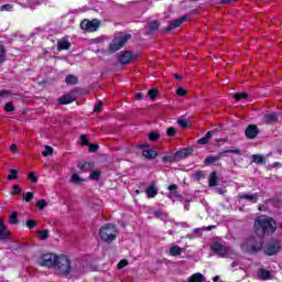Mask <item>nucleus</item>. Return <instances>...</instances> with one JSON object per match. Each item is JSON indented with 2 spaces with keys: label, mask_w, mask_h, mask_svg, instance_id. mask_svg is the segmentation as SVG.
<instances>
[{
  "label": "nucleus",
  "mask_w": 282,
  "mask_h": 282,
  "mask_svg": "<svg viewBox=\"0 0 282 282\" xmlns=\"http://www.w3.org/2000/svg\"><path fill=\"white\" fill-rule=\"evenodd\" d=\"M82 30L86 32H97L98 28H100V20L93 19V20H83L80 23Z\"/></svg>",
  "instance_id": "8"
},
{
  "label": "nucleus",
  "mask_w": 282,
  "mask_h": 282,
  "mask_svg": "<svg viewBox=\"0 0 282 282\" xmlns=\"http://www.w3.org/2000/svg\"><path fill=\"white\" fill-rule=\"evenodd\" d=\"M184 21H188V15H183L176 20H173L172 22H170L167 28L163 30V32H171L173 30H176V28H180L182 23H184Z\"/></svg>",
  "instance_id": "10"
},
{
  "label": "nucleus",
  "mask_w": 282,
  "mask_h": 282,
  "mask_svg": "<svg viewBox=\"0 0 282 282\" xmlns=\"http://www.w3.org/2000/svg\"><path fill=\"white\" fill-rule=\"evenodd\" d=\"M282 250V242L280 239H271L265 248L263 249V253L267 256V257H276V254H279Z\"/></svg>",
  "instance_id": "5"
},
{
  "label": "nucleus",
  "mask_w": 282,
  "mask_h": 282,
  "mask_svg": "<svg viewBox=\"0 0 282 282\" xmlns=\"http://www.w3.org/2000/svg\"><path fill=\"white\" fill-rule=\"evenodd\" d=\"M216 254H218L219 257H221L223 259L228 257V247L225 246V250H220L218 251Z\"/></svg>",
  "instance_id": "56"
},
{
  "label": "nucleus",
  "mask_w": 282,
  "mask_h": 282,
  "mask_svg": "<svg viewBox=\"0 0 282 282\" xmlns=\"http://www.w3.org/2000/svg\"><path fill=\"white\" fill-rule=\"evenodd\" d=\"M148 140H150V142H156V140H160V133L155 131L150 132Z\"/></svg>",
  "instance_id": "42"
},
{
  "label": "nucleus",
  "mask_w": 282,
  "mask_h": 282,
  "mask_svg": "<svg viewBox=\"0 0 282 282\" xmlns=\"http://www.w3.org/2000/svg\"><path fill=\"white\" fill-rule=\"evenodd\" d=\"M240 199H247L252 204H257V202H259V197L257 196V194H241Z\"/></svg>",
  "instance_id": "21"
},
{
  "label": "nucleus",
  "mask_w": 282,
  "mask_h": 282,
  "mask_svg": "<svg viewBox=\"0 0 282 282\" xmlns=\"http://www.w3.org/2000/svg\"><path fill=\"white\" fill-rule=\"evenodd\" d=\"M178 127H181L182 129H188V120L180 119L178 120Z\"/></svg>",
  "instance_id": "55"
},
{
  "label": "nucleus",
  "mask_w": 282,
  "mask_h": 282,
  "mask_svg": "<svg viewBox=\"0 0 282 282\" xmlns=\"http://www.w3.org/2000/svg\"><path fill=\"white\" fill-rule=\"evenodd\" d=\"M219 184V175H217V171H214L209 174L208 186L215 187Z\"/></svg>",
  "instance_id": "17"
},
{
  "label": "nucleus",
  "mask_w": 282,
  "mask_h": 282,
  "mask_svg": "<svg viewBox=\"0 0 282 282\" xmlns=\"http://www.w3.org/2000/svg\"><path fill=\"white\" fill-rule=\"evenodd\" d=\"M210 250L217 254L218 252H221V250H225V246L219 242H214L210 246Z\"/></svg>",
  "instance_id": "29"
},
{
  "label": "nucleus",
  "mask_w": 282,
  "mask_h": 282,
  "mask_svg": "<svg viewBox=\"0 0 282 282\" xmlns=\"http://www.w3.org/2000/svg\"><path fill=\"white\" fill-rule=\"evenodd\" d=\"M130 39L131 34L119 36L109 45V51L113 54L115 52H118V50H122V47L127 45V41H129Z\"/></svg>",
  "instance_id": "7"
},
{
  "label": "nucleus",
  "mask_w": 282,
  "mask_h": 282,
  "mask_svg": "<svg viewBox=\"0 0 282 282\" xmlns=\"http://www.w3.org/2000/svg\"><path fill=\"white\" fill-rule=\"evenodd\" d=\"M69 47H72V43H69V41H58L57 42L58 52H63V50H69Z\"/></svg>",
  "instance_id": "25"
},
{
  "label": "nucleus",
  "mask_w": 282,
  "mask_h": 282,
  "mask_svg": "<svg viewBox=\"0 0 282 282\" xmlns=\"http://www.w3.org/2000/svg\"><path fill=\"white\" fill-rule=\"evenodd\" d=\"M58 256L54 253H44L37 259V263L42 265V268H55L56 265V258Z\"/></svg>",
  "instance_id": "6"
},
{
  "label": "nucleus",
  "mask_w": 282,
  "mask_h": 282,
  "mask_svg": "<svg viewBox=\"0 0 282 282\" xmlns=\"http://www.w3.org/2000/svg\"><path fill=\"white\" fill-rule=\"evenodd\" d=\"M142 155L147 158V160H155L158 158V151L151 149L143 150Z\"/></svg>",
  "instance_id": "19"
},
{
  "label": "nucleus",
  "mask_w": 282,
  "mask_h": 282,
  "mask_svg": "<svg viewBox=\"0 0 282 282\" xmlns=\"http://www.w3.org/2000/svg\"><path fill=\"white\" fill-rule=\"evenodd\" d=\"M154 217H156L158 219H160V217H162V210H154L153 212Z\"/></svg>",
  "instance_id": "61"
},
{
  "label": "nucleus",
  "mask_w": 282,
  "mask_h": 282,
  "mask_svg": "<svg viewBox=\"0 0 282 282\" xmlns=\"http://www.w3.org/2000/svg\"><path fill=\"white\" fill-rule=\"evenodd\" d=\"M188 282H204V275L202 273H194L188 278Z\"/></svg>",
  "instance_id": "28"
},
{
  "label": "nucleus",
  "mask_w": 282,
  "mask_h": 282,
  "mask_svg": "<svg viewBox=\"0 0 282 282\" xmlns=\"http://www.w3.org/2000/svg\"><path fill=\"white\" fill-rule=\"evenodd\" d=\"M213 138V131H208L203 138L197 140V144H208Z\"/></svg>",
  "instance_id": "24"
},
{
  "label": "nucleus",
  "mask_w": 282,
  "mask_h": 282,
  "mask_svg": "<svg viewBox=\"0 0 282 282\" xmlns=\"http://www.w3.org/2000/svg\"><path fill=\"white\" fill-rule=\"evenodd\" d=\"M35 206L39 208V210H45V208H47V200L42 198L35 203Z\"/></svg>",
  "instance_id": "34"
},
{
  "label": "nucleus",
  "mask_w": 282,
  "mask_h": 282,
  "mask_svg": "<svg viewBox=\"0 0 282 282\" xmlns=\"http://www.w3.org/2000/svg\"><path fill=\"white\" fill-rule=\"evenodd\" d=\"M167 191H170V192L177 191V185H176V184H171V185L167 187Z\"/></svg>",
  "instance_id": "62"
},
{
  "label": "nucleus",
  "mask_w": 282,
  "mask_h": 282,
  "mask_svg": "<svg viewBox=\"0 0 282 282\" xmlns=\"http://www.w3.org/2000/svg\"><path fill=\"white\" fill-rule=\"evenodd\" d=\"M170 257H180L182 254V249L180 246L175 245L170 248Z\"/></svg>",
  "instance_id": "26"
},
{
  "label": "nucleus",
  "mask_w": 282,
  "mask_h": 282,
  "mask_svg": "<svg viewBox=\"0 0 282 282\" xmlns=\"http://www.w3.org/2000/svg\"><path fill=\"white\" fill-rule=\"evenodd\" d=\"M88 148L89 153H96V151L100 149V145H98L97 143H89Z\"/></svg>",
  "instance_id": "48"
},
{
  "label": "nucleus",
  "mask_w": 282,
  "mask_h": 282,
  "mask_svg": "<svg viewBox=\"0 0 282 282\" xmlns=\"http://www.w3.org/2000/svg\"><path fill=\"white\" fill-rule=\"evenodd\" d=\"M10 151H11V153H19V148H17V144H11L10 145Z\"/></svg>",
  "instance_id": "59"
},
{
  "label": "nucleus",
  "mask_w": 282,
  "mask_h": 282,
  "mask_svg": "<svg viewBox=\"0 0 282 282\" xmlns=\"http://www.w3.org/2000/svg\"><path fill=\"white\" fill-rule=\"evenodd\" d=\"M10 175L7 176V180L9 182H12V180H19V171L18 170H14V169H11L9 171Z\"/></svg>",
  "instance_id": "32"
},
{
  "label": "nucleus",
  "mask_w": 282,
  "mask_h": 282,
  "mask_svg": "<svg viewBox=\"0 0 282 282\" xmlns=\"http://www.w3.org/2000/svg\"><path fill=\"white\" fill-rule=\"evenodd\" d=\"M263 122L265 124H274L279 122V113L278 112H271L263 116Z\"/></svg>",
  "instance_id": "13"
},
{
  "label": "nucleus",
  "mask_w": 282,
  "mask_h": 282,
  "mask_svg": "<svg viewBox=\"0 0 282 282\" xmlns=\"http://www.w3.org/2000/svg\"><path fill=\"white\" fill-rule=\"evenodd\" d=\"M39 235H40V239L45 241V239H47L50 237V230H47V229L41 230V231H39Z\"/></svg>",
  "instance_id": "47"
},
{
  "label": "nucleus",
  "mask_w": 282,
  "mask_h": 282,
  "mask_svg": "<svg viewBox=\"0 0 282 282\" xmlns=\"http://www.w3.org/2000/svg\"><path fill=\"white\" fill-rule=\"evenodd\" d=\"M245 135L248 140H254L259 135V127L257 124H249L245 130Z\"/></svg>",
  "instance_id": "11"
},
{
  "label": "nucleus",
  "mask_w": 282,
  "mask_h": 282,
  "mask_svg": "<svg viewBox=\"0 0 282 282\" xmlns=\"http://www.w3.org/2000/svg\"><path fill=\"white\" fill-rule=\"evenodd\" d=\"M28 178L32 182V184H36V182H39V177L36 174H34V172L29 173Z\"/></svg>",
  "instance_id": "54"
},
{
  "label": "nucleus",
  "mask_w": 282,
  "mask_h": 282,
  "mask_svg": "<svg viewBox=\"0 0 282 282\" xmlns=\"http://www.w3.org/2000/svg\"><path fill=\"white\" fill-rule=\"evenodd\" d=\"M26 228H29V230H32L33 228H36V220L28 219L26 220Z\"/></svg>",
  "instance_id": "49"
},
{
  "label": "nucleus",
  "mask_w": 282,
  "mask_h": 282,
  "mask_svg": "<svg viewBox=\"0 0 282 282\" xmlns=\"http://www.w3.org/2000/svg\"><path fill=\"white\" fill-rule=\"evenodd\" d=\"M234 98L236 102H239V100H248L249 96L247 93H236L234 94Z\"/></svg>",
  "instance_id": "33"
},
{
  "label": "nucleus",
  "mask_w": 282,
  "mask_h": 282,
  "mask_svg": "<svg viewBox=\"0 0 282 282\" xmlns=\"http://www.w3.org/2000/svg\"><path fill=\"white\" fill-rule=\"evenodd\" d=\"M21 187L19 185H13V191L11 192L12 195H21Z\"/></svg>",
  "instance_id": "57"
},
{
  "label": "nucleus",
  "mask_w": 282,
  "mask_h": 282,
  "mask_svg": "<svg viewBox=\"0 0 282 282\" xmlns=\"http://www.w3.org/2000/svg\"><path fill=\"white\" fill-rule=\"evenodd\" d=\"M118 235H120L118 226L111 223L105 224L99 229V238L104 243H113L118 239Z\"/></svg>",
  "instance_id": "3"
},
{
  "label": "nucleus",
  "mask_w": 282,
  "mask_h": 282,
  "mask_svg": "<svg viewBox=\"0 0 282 282\" xmlns=\"http://www.w3.org/2000/svg\"><path fill=\"white\" fill-rule=\"evenodd\" d=\"M258 276L261 281H270V279H272V273L267 269H259Z\"/></svg>",
  "instance_id": "18"
},
{
  "label": "nucleus",
  "mask_w": 282,
  "mask_h": 282,
  "mask_svg": "<svg viewBox=\"0 0 282 282\" xmlns=\"http://www.w3.org/2000/svg\"><path fill=\"white\" fill-rule=\"evenodd\" d=\"M100 175H102V172H100L99 170H95L90 173L89 180L98 181L100 180Z\"/></svg>",
  "instance_id": "40"
},
{
  "label": "nucleus",
  "mask_w": 282,
  "mask_h": 282,
  "mask_svg": "<svg viewBox=\"0 0 282 282\" xmlns=\"http://www.w3.org/2000/svg\"><path fill=\"white\" fill-rule=\"evenodd\" d=\"M9 224H11V226H17V224H19V212L11 213L9 216Z\"/></svg>",
  "instance_id": "27"
},
{
  "label": "nucleus",
  "mask_w": 282,
  "mask_h": 282,
  "mask_svg": "<svg viewBox=\"0 0 282 282\" xmlns=\"http://www.w3.org/2000/svg\"><path fill=\"white\" fill-rule=\"evenodd\" d=\"M54 153V149L50 145L45 147V150L42 152L43 158H50Z\"/></svg>",
  "instance_id": "43"
},
{
  "label": "nucleus",
  "mask_w": 282,
  "mask_h": 282,
  "mask_svg": "<svg viewBox=\"0 0 282 282\" xmlns=\"http://www.w3.org/2000/svg\"><path fill=\"white\" fill-rule=\"evenodd\" d=\"M15 110H17V108H14V102H12V101H9L4 105V111L7 113H10V112L15 111Z\"/></svg>",
  "instance_id": "39"
},
{
  "label": "nucleus",
  "mask_w": 282,
  "mask_h": 282,
  "mask_svg": "<svg viewBox=\"0 0 282 282\" xmlns=\"http://www.w3.org/2000/svg\"><path fill=\"white\" fill-rule=\"evenodd\" d=\"M80 144L82 147H89V140L87 139L86 134L80 135Z\"/></svg>",
  "instance_id": "53"
},
{
  "label": "nucleus",
  "mask_w": 282,
  "mask_h": 282,
  "mask_svg": "<svg viewBox=\"0 0 282 282\" xmlns=\"http://www.w3.org/2000/svg\"><path fill=\"white\" fill-rule=\"evenodd\" d=\"M257 237H272L276 232V220L269 216H259L253 223Z\"/></svg>",
  "instance_id": "2"
},
{
  "label": "nucleus",
  "mask_w": 282,
  "mask_h": 282,
  "mask_svg": "<svg viewBox=\"0 0 282 282\" xmlns=\"http://www.w3.org/2000/svg\"><path fill=\"white\" fill-rule=\"evenodd\" d=\"M206 164H215V162H219V158L217 155L207 156L204 161Z\"/></svg>",
  "instance_id": "44"
},
{
  "label": "nucleus",
  "mask_w": 282,
  "mask_h": 282,
  "mask_svg": "<svg viewBox=\"0 0 282 282\" xmlns=\"http://www.w3.org/2000/svg\"><path fill=\"white\" fill-rule=\"evenodd\" d=\"M101 109H102V101H99L97 105H95L94 111L95 113H98L101 111Z\"/></svg>",
  "instance_id": "58"
},
{
  "label": "nucleus",
  "mask_w": 282,
  "mask_h": 282,
  "mask_svg": "<svg viewBox=\"0 0 282 282\" xmlns=\"http://www.w3.org/2000/svg\"><path fill=\"white\" fill-rule=\"evenodd\" d=\"M226 153H234L235 155H241V151L239 149L235 150H224L223 152H219L216 158H218V161L221 160V158H226Z\"/></svg>",
  "instance_id": "22"
},
{
  "label": "nucleus",
  "mask_w": 282,
  "mask_h": 282,
  "mask_svg": "<svg viewBox=\"0 0 282 282\" xmlns=\"http://www.w3.org/2000/svg\"><path fill=\"white\" fill-rule=\"evenodd\" d=\"M193 180H195V182H199L202 180H204V177H206V174H204V171H197L195 174L192 175Z\"/></svg>",
  "instance_id": "36"
},
{
  "label": "nucleus",
  "mask_w": 282,
  "mask_h": 282,
  "mask_svg": "<svg viewBox=\"0 0 282 282\" xmlns=\"http://www.w3.org/2000/svg\"><path fill=\"white\" fill-rule=\"evenodd\" d=\"M138 58V55H133L131 51H123L119 57L118 61L121 65H129L132 61H135Z\"/></svg>",
  "instance_id": "9"
},
{
  "label": "nucleus",
  "mask_w": 282,
  "mask_h": 282,
  "mask_svg": "<svg viewBox=\"0 0 282 282\" xmlns=\"http://www.w3.org/2000/svg\"><path fill=\"white\" fill-rule=\"evenodd\" d=\"M160 29V23L156 20H153L149 24L150 32H156Z\"/></svg>",
  "instance_id": "37"
},
{
  "label": "nucleus",
  "mask_w": 282,
  "mask_h": 282,
  "mask_svg": "<svg viewBox=\"0 0 282 282\" xmlns=\"http://www.w3.org/2000/svg\"><path fill=\"white\" fill-rule=\"evenodd\" d=\"M11 236L12 232L8 230V227H6L3 219L0 218V241H6V239H10Z\"/></svg>",
  "instance_id": "12"
},
{
  "label": "nucleus",
  "mask_w": 282,
  "mask_h": 282,
  "mask_svg": "<svg viewBox=\"0 0 282 282\" xmlns=\"http://www.w3.org/2000/svg\"><path fill=\"white\" fill-rule=\"evenodd\" d=\"M188 94V91L186 89H184L183 87H178L176 89V95L181 96V98H184V96H186Z\"/></svg>",
  "instance_id": "52"
},
{
  "label": "nucleus",
  "mask_w": 282,
  "mask_h": 282,
  "mask_svg": "<svg viewBox=\"0 0 282 282\" xmlns=\"http://www.w3.org/2000/svg\"><path fill=\"white\" fill-rule=\"evenodd\" d=\"M22 199L23 202L30 203L34 199V193L32 192H26L22 194Z\"/></svg>",
  "instance_id": "35"
},
{
  "label": "nucleus",
  "mask_w": 282,
  "mask_h": 282,
  "mask_svg": "<svg viewBox=\"0 0 282 282\" xmlns=\"http://www.w3.org/2000/svg\"><path fill=\"white\" fill-rule=\"evenodd\" d=\"M162 162H164V164L169 163V164H173L175 162H180L177 159V155L174 153L172 155H165L162 158Z\"/></svg>",
  "instance_id": "23"
},
{
  "label": "nucleus",
  "mask_w": 282,
  "mask_h": 282,
  "mask_svg": "<svg viewBox=\"0 0 282 282\" xmlns=\"http://www.w3.org/2000/svg\"><path fill=\"white\" fill-rule=\"evenodd\" d=\"M55 274L64 279H80L85 274V263L73 260L65 254H59L55 261Z\"/></svg>",
  "instance_id": "1"
},
{
  "label": "nucleus",
  "mask_w": 282,
  "mask_h": 282,
  "mask_svg": "<svg viewBox=\"0 0 282 282\" xmlns=\"http://www.w3.org/2000/svg\"><path fill=\"white\" fill-rule=\"evenodd\" d=\"M0 10L1 12H12V10H14V6L11 3H7L1 6Z\"/></svg>",
  "instance_id": "45"
},
{
  "label": "nucleus",
  "mask_w": 282,
  "mask_h": 282,
  "mask_svg": "<svg viewBox=\"0 0 282 282\" xmlns=\"http://www.w3.org/2000/svg\"><path fill=\"white\" fill-rule=\"evenodd\" d=\"M148 199H153V197H155L158 195V187H155V185H150L147 189H145Z\"/></svg>",
  "instance_id": "20"
},
{
  "label": "nucleus",
  "mask_w": 282,
  "mask_h": 282,
  "mask_svg": "<svg viewBox=\"0 0 282 282\" xmlns=\"http://www.w3.org/2000/svg\"><path fill=\"white\" fill-rule=\"evenodd\" d=\"M166 135L167 138H175V135H177V129H175L174 127H169L166 129Z\"/></svg>",
  "instance_id": "41"
},
{
  "label": "nucleus",
  "mask_w": 282,
  "mask_h": 282,
  "mask_svg": "<svg viewBox=\"0 0 282 282\" xmlns=\"http://www.w3.org/2000/svg\"><path fill=\"white\" fill-rule=\"evenodd\" d=\"M6 61V47L3 45H0V64L4 63Z\"/></svg>",
  "instance_id": "50"
},
{
  "label": "nucleus",
  "mask_w": 282,
  "mask_h": 282,
  "mask_svg": "<svg viewBox=\"0 0 282 282\" xmlns=\"http://www.w3.org/2000/svg\"><path fill=\"white\" fill-rule=\"evenodd\" d=\"M127 265H129V260L122 259V260L117 264V269H118V270H122V268H127Z\"/></svg>",
  "instance_id": "51"
},
{
  "label": "nucleus",
  "mask_w": 282,
  "mask_h": 282,
  "mask_svg": "<svg viewBox=\"0 0 282 282\" xmlns=\"http://www.w3.org/2000/svg\"><path fill=\"white\" fill-rule=\"evenodd\" d=\"M72 182H73V184H80V183L85 182V180H83L78 174L74 173L72 175Z\"/></svg>",
  "instance_id": "46"
},
{
  "label": "nucleus",
  "mask_w": 282,
  "mask_h": 282,
  "mask_svg": "<svg viewBox=\"0 0 282 282\" xmlns=\"http://www.w3.org/2000/svg\"><path fill=\"white\" fill-rule=\"evenodd\" d=\"M94 166H95L94 162H79L77 164V169H79L82 173H88V171H91Z\"/></svg>",
  "instance_id": "15"
},
{
  "label": "nucleus",
  "mask_w": 282,
  "mask_h": 282,
  "mask_svg": "<svg viewBox=\"0 0 282 282\" xmlns=\"http://www.w3.org/2000/svg\"><path fill=\"white\" fill-rule=\"evenodd\" d=\"M65 83H66V85H77L78 77H76L74 75H67L65 78Z\"/></svg>",
  "instance_id": "31"
},
{
  "label": "nucleus",
  "mask_w": 282,
  "mask_h": 282,
  "mask_svg": "<svg viewBox=\"0 0 282 282\" xmlns=\"http://www.w3.org/2000/svg\"><path fill=\"white\" fill-rule=\"evenodd\" d=\"M252 162H254V164H265V158L261 154H253Z\"/></svg>",
  "instance_id": "30"
},
{
  "label": "nucleus",
  "mask_w": 282,
  "mask_h": 282,
  "mask_svg": "<svg viewBox=\"0 0 282 282\" xmlns=\"http://www.w3.org/2000/svg\"><path fill=\"white\" fill-rule=\"evenodd\" d=\"M246 243L249 248L248 252L250 254H258V252H261V250H263V246H265V241L263 240V237H260V236L248 237Z\"/></svg>",
  "instance_id": "4"
},
{
  "label": "nucleus",
  "mask_w": 282,
  "mask_h": 282,
  "mask_svg": "<svg viewBox=\"0 0 282 282\" xmlns=\"http://www.w3.org/2000/svg\"><path fill=\"white\" fill-rule=\"evenodd\" d=\"M143 99H144V94L138 93V94L135 95V100H143Z\"/></svg>",
  "instance_id": "60"
},
{
  "label": "nucleus",
  "mask_w": 282,
  "mask_h": 282,
  "mask_svg": "<svg viewBox=\"0 0 282 282\" xmlns=\"http://www.w3.org/2000/svg\"><path fill=\"white\" fill-rule=\"evenodd\" d=\"M0 96H10V91H8V90H0Z\"/></svg>",
  "instance_id": "64"
},
{
  "label": "nucleus",
  "mask_w": 282,
  "mask_h": 282,
  "mask_svg": "<svg viewBox=\"0 0 282 282\" xmlns=\"http://www.w3.org/2000/svg\"><path fill=\"white\" fill-rule=\"evenodd\" d=\"M232 1L237 0H220L221 6H226V3H232Z\"/></svg>",
  "instance_id": "63"
},
{
  "label": "nucleus",
  "mask_w": 282,
  "mask_h": 282,
  "mask_svg": "<svg viewBox=\"0 0 282 282\" xmlns=\"http://www.w3.org/2000/svg\"><path fill=\"white\" fill-rule=\"evenodd\" d=\"M175 154H176V159L180 162V160H184L185 158L193 155V148L181 149L177 152H175Z\"/></svg>",
  "instance_id": "14"
},
{
  "label": "nucleus",
  "mask_w": 282,
  "mask_h": 282,
  "mask_svg": "<svg viewBox=\"0 0 282 282\" xmlns=\"http://www.w3.org/2000/svg\"><path fill=\"white\" fill-rule=\"evenodd\" d=\"M75 100L73 95L67 94L58 98V105H72Z\"/></svg>",
  "instance_id": "16"
},
{
  "label": "nucleus",
  "mask_w": 282,
  "mask_h": 282,
  "mask_svg": "<svg viewBox=\"0 0 282 282\" xmlns=\"http://www.w3.org/2000/svg\"><path fill=\"white\" fill-rule=\"evenodd\" d=\"M158 94H160V90L152 88L148 91V96L152 99V100H158Z\"/></svg>",
  "instance_id": "38"
}]
</instances>
